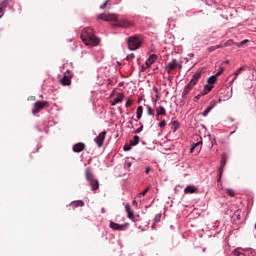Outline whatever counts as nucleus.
Wrapping results in <instances>:
<instances>
[{"label": "nucleus", "instance_id": "39448f33", "mask_svg": "<svg viewBox=\"0 0 256 256\" xmlns=\"http://www.w3.org/2000/svg\"><path fill=\"white\" fill-rule=\"evenodd\" d=\"M109 227L110 229H112V231H127V229L129 228V223L126 222L124 224H118L113 222V220H110Z\"/></svg>", "mask_w": 256, "mask_h": 256}, {"label": "nucleus", "instance_id": "7ed1b4c3", "mask_svg": "<svg viewBox=\"0 0 256 256\" xmlns=\"http://www.w3.org/2000/svg\"><path fill=\"white\" fill-rule=\"evenodd\" d=\"M85 178L92 191H97V189H99V180L95 178V175L91 172V168H86Z\"/></svg>", "mask_w": 256, "mask_h": 256}, {"label": "nucleus", "instance_id": "58836bf2", "mask_svg": "<svg viewBox=\"0 0 256 256\" xmlns=\"http://www.w3.org/2000/svg\"><path fill=\"white\" fill-rule=\"evenodd\" d=\"M111 0H106L101 6L100 9H106L107 8V3H109Z\"/></svg>", "mask_w": 256, "mask_h": 256}, {"label": "nucleus", "instance_id": "412c9836", "mask_svg": "<svg viewBox=\"0 0 256 256\" xmlns=\"http://www.w3.org/2000/svg\"><path fill=\"white\" fill-rule=\"evenodd\" d=\"M243 71H245V66L240 67L238 70L234 72V78L232 79V83H234L237 80V77H239V75H241Z\"/></svg>", "mask_w": 256, "mask_h": 256}, {"label": "nucleus", "instance_id": "6e6552de", "mask_svg": "<svg viewBox=\"0 0 256 256\" xmlns=\"http://www.w3.org/2000/svg\"><path fill=\"white\" fill-rule=\"evenodd\" d=\"M196 140H198L196 143H193L191 145L190 148V153H193V151H195V149L197 150V152L199 153V151H201L202 147H203V138H201V136L199 135H195L194 136Z\"/></svg>", "mask_w": 256, "mask_h": 256}, {"label": "nucleus", "instance_id": "2f4dec72", "mask_svg": "<svg viewBox=\"0 0 256 256\" xmlns=\"http://www.w3.org/2000/svg\"><path fill=\"white\" fill-rule=\"evenodd\" d=\"M246 43H249V39L242 40L241 42L236 43L235 45L237 47H243V45H245Z\"/></svg>", "mask_w": 256, "mask_h": 256}, {"label": "nucleus", "instance_id": "1a4fd4ad", "mask_svg": "<svg viewBox=\"0 0 256 256\" xmlns=\"http://www.w3.org/2000/svg\"><path fill=\"white\" fill-rule=\"evenodd\" d=\"M107 137V132L102 131L98 134V136L94 139V143H96L97 147L101 149L103 147V144L105 143V138Z\"/></svg>", "mask_w": 256, "mask_h": 256}, {"label": "nucleus", "instance_id": "ea45409f", "mask_svg": "<svg viewBox=\"0 0 256 256\" xmlns=\"http://www.w3.org/2000/svg\"><path fill=\"white\" fill-rule=\"evenodd\" d=\"M131 105H133V100L128 99V100L126 101V107H131Z\"/></svg>", "mask_w": 256, "mask_h": 256}, {"label": "nucleus", "instance_id": "b1692460", "mask_svg": "<svg viewBox=\"0 0 256 256\" xmlns=\"http://www.w3.org/2000/svg\"><path fill=\"white\" fill-rule=\"evenodd\" d=\"M217 49H223V44L210 46L207 48V51H209V53H213V51H217Z\"/></svg>", "mask_w": 256, "mask_h": 256}, {"label": "nucleus", "instance_id": "79ce46f5", "mask_svg": "<svg viewBox=\"0 0 256 256\" xmlns=\"http://www.w3.org/2000/svg\"><path fill=\"white\" fill-rule=\"evenodd\" d=\"M3 15H5V10L0 7V19L3 17Z\"/></svg>", "mask_w": 256, "mask_h": 256}, {"label": "nucleus", "instance_id": "c756f323", "mask_svg": "<svg viewBox=\"0 0 256 256\" xmlns=\"http://www.w3.org/2000/svg\"><path fill=\"white\" fill-rule=\"evenodd\" d=\"M231 45H235V42H233V40H227L224 44H222V48L231 47Z\"/></svg>", "mask_w": 256, "mask_h": 256}, {"label": "nucleus", "instance_id": "0eeeda50", "mask_svg": "<svg viewBox=\"0 0 256 256\" xmlns=\"http://www.w3.org/2000/svg\"><path fill=\"white\" fill-rule=\"evenodd\" d=\"M45 107H49V102L37 101L36 103H34V106L32 109L33 115H37V113H39V111H42V109H45Z\"/></svg>", "mask_w": 256, "mask_h": 256}, {"label": "nucleus", "instance_id": "a878e982", "mask_svg": "<svg viewBox=\"0 0 256 256\" xmlns=\"http://www.w3.org/2000/svg\"><path fill=\"white\" fill-rule=\"evenodd\" d=\"M137 119H141L143 117V106H139L136 110Z\"/></svg>", "mask_w": 256, "mask_h": 256}, {"label": "nucleus", "instance_id": "cd10ccee", "mask_svg": "<svg viewBox=\"0 0 256 256\" xmlns=\"http://www.w3.org/2000/svg\"><path fill=\"white\" fill-rule=\"evenodd\" d=\"M213 109V106H208L202 113L203 117H207L209 113H211V110Z\"/></svg>", "mask_w": 256, "mask_h": 256}, {"label": "nucleus", "instance_id": "de8ad7c7", "mask_svg": "<svg viewBox=\"0 0 256 256\" xmlns=\"http://www.w3.org/2000/svg\"><path fill=\"white\" fill-rule=\"evenodd\" d=\"M153 91L154 93H159V90L157 89V87H153Z\"/></svg>", "mask_w": 256, "mask_h": 256}, {"label": "nucleus", "instance_id": "c9c22d12", "mask_svg": "<svg viewBox=\"0 0 256 256\" xmlns=\"http://www.w3.org/2000/svg\"><path fill=\"white\" fill-rule=\"evenodd\" d=\"M126 59H127V61H133V59H135V54H128L127 56H126Z\"/></svg>", "mask_w": 256, "mask_h": 256}, {"label": "nucleus", "instance_id": "6ab92c4d", "mask_svg": "<svg viewBox=\"0 0 256 256\" xmlns=\"http://www.w3.org/2000/svg\"><path fill=\"white\" fill-rule=\"evenodd\" d=\"M70 207L77 209V207H85V202L83 200H74L70 203Z\"/></svg>", "mask_w": 256, "mask_h": 256}, {"label": "nucleus", "instance_id": "f257e3e1", "mask_svg": "<svg viewBox=\"0 0 256 256\" xmlns=\"http://www.w3.org/2000/svg\"><path fill=\"white\" fill-rule=\"evenodd\" d=\"M98 19L101 21H114V27H121L122 29H131L135 26V23L127 18H119L117 14L103 13L98 15Z\"/></svg>", "mask_w": 256, "mask_h": 256}, {"label": "nucleus", "instance_id": "f8f14e48", "mask_svg": "<svg viewBox=\"0 0 256 256\" xmlns=\"http://www.w3.org/2000/svg\"><path fill=\"white\" fill-rule=\"evenodd\" d=\"M125 211L127 213L128 219H130L131 221H135V212H133L129 203L125 204Z\"/></svg>", "mask_w": 256, "mask_h": 256}, {"label": "nucleus", "instance_id": "864d4df0", "mask_svg": "<svg viewBox=\"0 0 256 256\" xmlns=\"http://www.w3.org/2000/svg\"><path fill=\"white\" fill-rule=\"evenodd\" d=\"M102 213H105V208H102Z\"/></svg>", "mask_w": 256, "mask_h": 256}, {"label": "nucleus", "instance_id": "4be33fe9", "mask_svg": "<svg viewBox=\"0 0 256 256\" xmlns=\"http://www.w3.org/2000/svg\"><path fill=\"white\" fill-rule=\"evenodd\" d=\"M161 115H167V110H165V107H163V106H159L156 109V117H159Z\"/></svg>", "mask_w": 256, "mask_h": 256}, {"label": "nucleus", "instance_id": "bb28decb", "mask_svg": "<svg viewBox=\"0 0 256 256\" xmlns=\"http://www.w3.org/2000/svg\"><path fill=\"white\" fill-rule=\"evenodd\" d=\"M130 145L135 147V145H139V136H134L133 139L130 141Z\"/></svg>", "mask_w": 256, "mask_h": 256}, {"label": "nucleus", "instance_id": "dca6fc26", "mask_svg": "<svg viewBox=\"0 0 256 256\" xmlns=\"http://www.w3.org/2000/svg\"><path fill=\"white\" fill-rule=\"evenodd\" d=\"M74 153H81V151H85V143L79 142L73 146Z\"/></svg>", "mask_w": 256, "mask_h": 256}, {"label": "nucleus", "instance_id": "4c0bfd02", "mask_svg": "<svg viewBox=\"0 0 256 256\" xmlns=\"http://www.w3.org/2000/svg\"><path fill=\"white\" fill-rule=\"evenodd\" d=\"M223 71H225V68H220V70L215 74V76L220 77L223 74Z\"/></svg>", "mask_w": 256, "mask_h": 256}, {"label": "nucleus", "instance_id": "7c9ffc66", "mask_svg": "<svg viewBox=\"0 0 256 256\" xmlns=\"http://www.w3.org/2000/svg\"><path fill=\"white\" fill-rule=\"evenodd\" d=\"M150 187H147L144 191L138 193V197H145L149 192Z\"/></svg>", "mask_w": 256, "mask_h": 256}, {"label": "nucleus", "instance_id": "c03bdc74", "mask_svg": "<svg viewBox=\"0 0 256 256\" xmlns=\"http://www.w3.org/2000/svg\"><path fill=\"white\" fill-rule=\"evenodd\" d=\"M131 145H129V146H124V151H131Z\"/></svg>", "mask_w": 256, "mask_h": 256}, {"label": "nucleus", "instance_id": "ddd939ff", "mask_svg": "<svg viewBox=\"0 0 256 256\" xmlns=\"http://www.w3.org/2000/svg\"><path fill=\"white\" fill-rule=\"evenodd\" d=\"M14 4H15V0H3L0 3V8L5 11V9H7V7H13Z\"/></svg>", "mask_w": 256, "mask_h": 256}, {"label": "nucleus", "instance_id": "49530a36", "mask_svg": "<svg viewBox=\"0 0 256 256\" xmlns=\"http://www.w3.org/2000/svg\"><path fill=\"white\" fill-rule=\"evenodd\" d=\"M132 205H133L134 207H137V206H138L137 200H133V201H132Z\"/></svg>", "mask_w": 256, "mask_h": 256}, {"label": "nucleus", "instance_id": "aec40b11", "mask_svg": "<svg viewBox=\"0 0 256 256\" xmlns=\"http://www.w3.org/2000/svg\"><path fill=\"white\" fill-rule=\"evenodd\" d=\"M184 193H186V194L197 193V187L194 186V185H188V186H186V188L184 189Z\"/></svg>", "mask_w": 256, "mask_h": 256}, {"label": "nucleus", "instance_id": "f704fd0d", "mask_svg": "<svg viewBox=\"0 0 256 256\" xmlns=\"http://www.w3.org/2000/svg\"><path fill=\"white\" fill-rule=\"evenodd\" d=\"M166 125H167V121L162 120L161 122H159L158 127H160V129H163V127H166Z\"/></svg>", "mask_w": 256, "mask_h": 256}, {"label": "nucleus", "instance_id": "9b49d317", "mask_svg": "<svg viewBox=\"0 0 256 256\" xmlns=\"http://www.w3.org/2000/svg\"><path fill=\"white\" fill-rule=\"evenodd\" d=\"M225 165H227V154H222L221 161H220L218 181H221V177L223 176V169H225Z\"/></svg>", "mask_w": 256, "mask_h": 256}, {"label": "nucleus", "instance_id": "f03ea898", "mask_svg": "<svg viewBox=\"0 0 256 256\" xmlns=\"http://www.w3.org/2000/svg\"><path fill=\"white\" fill-rule=\"evenodd\" d=\"M80 37L83 43L88 47H97V45L100 43L99 37L95 36L93 29L90 27L84 28Z\"/></svg>", "mask_w": 256, "mask_h": 256}, {"label": "nucleus", "instance_id": "a211bd4d", "mask_svg": "<svg viewBox=\"0 0 256 256\" xmlns=\"http://www.w3.org/2000/svg\"><path fill=\"white\" fill-rule=\"evenodd\" d=\"M60 83L64 87L71 85V77L67 76V74H64L63 78L60 80Z\"/></svg>", "mask_w": 256, "mask_h": 256}, {"label": "nucleus", "instance_id": "5701e85b", "mask_svg": "<svg viewBox=\"0 0 256 256\" xmlns=\"http://www.w3.org/2000/svg\"><path fill=\"white\" fill-rule=\"evenodd\" d=\"M211 91H213V85L206 84L204 86V90L201 92V95H207V93H211Z\"/></svg>", "mask_w": 256, "mask_h": 256}, {"label": "nucleus", "instance_id": "e433bc0d", "mask_svg": "<svg viewBox=\"0 0 256 256\" xmlns=\"http://www.w3.org/2000/svg\"><path fill=\"white\" fill-rule=\"evenodd\" d=\"M239 249H240V248H236V249L234 250V252H233V255H235V256H241V255H243V253H241V251H239Z\"/></svg>", "mask_w": 256, "mask_h": 256}, {"label": "nucleus", "instance_id": "72a5a7b5", "mask_svg": "<svg viewBox=\"0 0 256 256\" xmlns=\"http://www.w3.org/2000/svg\"><path fill=\"white\" fill-rule=\"evenodd\" d=\"M226 193L230 197H233L235 195V191L233 189H226Z\"/></svg>", "mask_w": 256, "mask_h": 256}, {"label": "nucleus", "instance_id": "393cba45", "mask_svg": "<svg viewBox=\"0 0 256 256\" xmlns=\"http://www.w3.org/2000/svg\"><path fill=\"white\" fill-rule=\"evenodd\" d=\"M208 85H215L217 83V77L215 75H212L207 80Z\"/></svg>", "mask_w": 256, "mask_h": 256}, {"label": "nucleus", "instance_id": "c85d7f7f", "mask_svg": "<svg viewBox=\"0 0 256 256\" xmlns=\"http://www.w3.org/2000/svg\"><path fill=\"white\" fill-rule=\"evenodd\" d=\"M179 129V122L178 121H173L172 122V131L175 133Z\"/></svg>", "mask_w": 256, "mask_h": 256}, {"label": "nucleus", "instance_id": "4468645a", "mask_svg": "<svg viewBox=\"0 0 256 256\" xmlns=\"http://www.w3.org/2000/svg\"><path fill=\"white\" fill-rule=\"evenodd\" d=\"M195 86H193L192 84H187L185 87H184V90L182 92V97L183 99H187V95H189V93H191V91H193V88Z\"/></svg>", "mask_w": 256, "mask_h": 256}, {"label": "nucleus", "instance_id": "8fccbe9b", "mask_svg": "<svg viewBox=\"0 0 256 256\" xmlns=\"http://www.w3.org/2000/svg\"><path fill=\"white\" fill-rule=\"evenodd\" d=\"M123 85H124V83H123V82H120V83L118 84V87H123Z\"/></svg>", "mask_w": 256, "mask_h": 256}, {"label": "nucleus", "instance_id": "2eb2a0df", "mask_svg": "<svg viewBox=\"0 0 256 256\" xmlns=\"http://www.w3.org/2000/svg\"><path fill=\"white\" fill-rule=\"evenodd\" d=\"M199 79H201V72H196L193 74L189 84L195 87L196 83H199Z\"/></svg>", "mask_w": 256, "mask_h": 256}, {"label": "nucleus", "instance_id": "5fc2aeb1", "mask_svg": "<svg viewBox=\"0 0 256 256\" xmlns=\"http://www.w3.org/2000/svg\"><path fill=\"white\" fill-rule=\"evenodd\" d=\"M233 133H235V131L231 132L230 135H233Z\"/></svg>", "mask_w": 256, "mask_h": 256}, {"label": "nucleus", "instance_id": "423d86ee", "mask_svg": "<svg viewBox=\"0 0 256 256\" xmlns=\"http://www.w3.org/2000/svg\"><path fill=\"white\" fill-rule=\"evenodd\" d=\"M183 69V64L179 63L177 59H173L171 62H169L166 67L165 71L167 73H171L172 71H175V69Z\"/></svg>", "mask_w": 256, "mask_h": 256}, {"label": "nucleus", "instance_id": "9d476101", "mask_svg": "<svg viewBox=\"0 0 256 256\" xmlns=\"http://www.w3.org/2000/svg\"><path fill=\"white\" fill-rule=\"evenodd\" d=\"M157 61V55L152 54L149 56V58L146 60L145 64L142 65V71H147Z\"/></svg>", "mask_w": 256, "mask_h": 256}, {"label": "nucleus", "instance_id": "473e14b6", "mask_svg": "<svg viewBox=\"0 0 256 256\" xmlns=\"http://www.w3.org/2000/svg\"><path fill=\"white\" fill-rule=\"evenodd\" d=\"M145 107L147 109L148 115H154L153 108H151V106H149V104H146Z\"/></svg>", "mask_w": 256, "mask_h": 256}, {"label": "nucleus", "instance_id": "09e8293b", "mask_svg": "<svg viewBox=\"0 0 256 256\" xmlns=\"http://www.w3.org/2000/svg\"><path fill=\"white\" fill-rule=\"evenodd\" d=\"M228 119H229V121H231V123H233V121H235V119L232 117H229Z\"/></svg>", "mask_w": 256, "mask_h": 256}, {"label": "nucleus", "instance_id": "3c124183", "mask_svg": "<svg viewBox=\"0 0 256 256\" xmlns=\"http://www.w3.org/2000/svg\"><path fill=\"white\" fill-rule=\"evenodd\" d=\"M128 125H133V121H129V122H128Z\"/></svg>", "mask_w": 256, "mask_h": 256}, {"label": "nucleus", "instance_id": "20e7f679", "mask_svg": "<svg viewBox=\"0 0 256 256\" xmlns=\"http://www.w3.org/2000/svg\"><path fill=\"white\" fill-rule=\"evenodd\" d=\"M128 43V49L130 51H137L141 45H143V42L141 41V38L137 35L130 36L127 40Z\"/></svg>", "mask_w": 256, "mask_h": 256}, {"label": "nucleus", "instance_id": "37998d69", "mask_svg": "<svg viewBox=\"0 0 256 256\" xmlns=\"http://www.w3.org/2000/svg\"><path fill=\"white\" fill-rule=\"evenodd\" d=\"M150 172H151V168L150 167H146L145 168L146 175H149Z\"/></svg>", "mask_w": 256, "mask_h": 256}, {"label": "nucleus", "instance_id": "a19ab883", "mask_svg": "<svg viewBox=\"0 0 256 256\" xmlns=\"http://www.w3.org/2000/svg\"><path fill=\"white\" fill-rule=\"evenodd\" d=\"M143 131V125L140 123V127L136 129L135 133H141Z\"/></svg>", "mask_w": 256, "mask_h": 256}, {"label": "nucleus", "instance_id": "a18cd8bd", "mask_svg": "<svg viewBox=\"0 0 256 256\" xmlns=\"http://www.w3.org/2000/svg\"><path fill=\"white\" fill-rule=\"evenodd\" d=\"M201 97H203V95H201V92H200L194 99H195V101H196V100L201 99Z\"/></svg>", "mask_w": 256, "mask_h": 256}, {"label": "nucleus", "instance_id": "f3484780", "mask_svg": "<svg viewBox=\"0 0 256 256\" xmlns=\"http://www.w3.org/2000/svg\"><path fill=\"white\" fill-rule=\"evenodd\" d=\"M123 99H125V94L119 93L118 96L113 99V101L111 102V105L115 106V105L121 103L123 101Z\"/></svg>", "mask_w": 256, "mask_h": 256}, {"label": "nucleus", "instance_id": "603ef678", "mask_svg": "<svg viewBox=\"0 0 256 256\" xmlns=\"http://www.w3.org/2000/svg\"><path fill=\"white\" fill-rule=\"evenodd\" d=\"M127 166H128V167H131V163H130V162H128V163H127Z\"/></svg>", "mask_w": 256, "mask_h": 256}]
</instances>
